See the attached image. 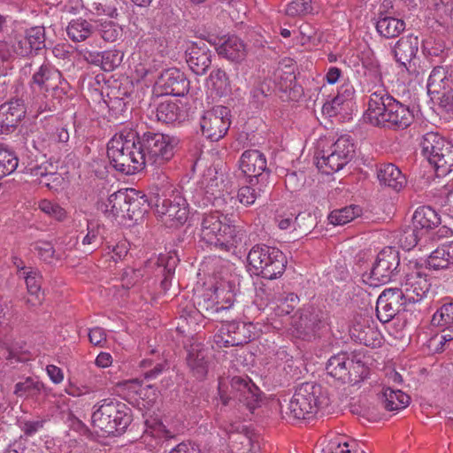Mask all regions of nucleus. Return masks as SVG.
Wrapping results in <instances>:
<instances>
[{
    "mask_svg": "<svg viewBox=\"0 0 453 453\" xmlns=\"http://www.w3.org/2000/svg\"><path fill=\"white\" fill-rule=\"evenodd\" d=\"M25 115L26 107L20 99L0 105V134L12 133Z\"/></svg>",
    "mask_w": 453,
    "mask_h": 453,
    "instance_id": "obj_23",
    "label": "nucleus"
},
{
    "mask_svg": "<svg viewBox=\"0 0 453 453\" xmlns=\"http://www.w3.org/2000/svg\"><path fill=\"white\" fill-rule=\"evenodd\" d=\"M32 143L33 147L44 157L58 150L51 134L47 132L35 134L33 138Z\"/></svg>",
    "mask_w": 453,
    "mask_h": 453,
    "instance_id": "obj_50",
    "label": "nucleus"
},
{
    "mask_svg": "<svg viewBox=\"0 0 453 453\" xmlns=\"http://www.w3.org/2000/svg\"><path fill=\"white\" fill-rule=\"evenodd\" d=\"M399 265L398 250L392 247H386L378 253L370 272L362 274V280L372 287L386 284L397 274Z\"/></svg>",
    "mask_w": 453,
    "mask_h": 453,
    "instance_id": "obj_13",
    "label": "nucleus"
},
{
    "mask_svg": "<svg viewBox=\"0 0 453 453\" xmlns=\"http://www.w3.org/2000/svg\"><path fill=\"white\" fill-rule=\"evenodd\" d=\"M13 54V46L6 42L0 41V76L7 73V66L4 63L12 58Z\"/></svg>",
    "mask_w": 453,
    "mask_h": 453,
    "instance_id": "obj_64",
    "label": "nucleus"
},
{
    "mask_svg": "<svg viewBox=\"0 0 453 453\" xmlns=\"http://www.w3.org/2000/svg\"><path fill=\"white\" fill-rule=\"evenodd\" d=\"M214 296L217 301V311L229 309L235 300L234 283L226 280L218 282L214 287Z\"/></svg>",
    "mask_w": 453,
    "mask_h": 453,
    "instance_id": "obj_33",
    "label": "nucleus"
},
{
    "mask_svg": "<svg viewBox=\"0 0 453 453\" xmlns=\"http://www.w3.org/2000/svg\"><path fill=\"white\" fill-rule=\"evenodd\" d=\"M268 182H254V184L242 186L238 189L237 199L244 206L254 204L256 200L266 191Z\"/></svg>",
    "mask_w": 453,
    "mask_h": 453,
    "instance_id": "obj_38",
    "label": "nucleus"
},
{
    "mask_svg": "<svg viewBox=\"0 0 453 453\" xmlns=\"http://www.w3.org/2000/svg\"><path fill=\"white\" fill-rule=\"evenodd\" d=\"M38 207L43 213L58 221L64 220L66 217L65 209L50 200L43 199L40 201Z\"/></svg>",
    "mask_w": 453,
    "mask_h": 453,
    "instance_id": "obj_55",
    "label": "nucleus"
},
{
    "mask_svg": "<svg viewBox=\"0 0 453 453\" xmlns=\"http://www.w3.org/2000/svg\"><path fill=\"white\" fill-rule=\"evenodd\" d=\"M440 222L439 215L429 206L418 207L412 217V226L420 233L434 228Z\"/></svg>",
    "mask_w": 453,
    "mask_h": 453,
    "instance_id": "obj_31",
    "label": "nucleus"
},
{
    "mask_svg": "<svg viewBox=\"0 0 453 453\" xmlns=\"http://www.w3.org/2000/svg\"><path fill=\"white\" fill-rule=\"evenodd\" d=\"M123 56L121 51L116 50L104 51L99 56L102 68L106 72L114 70L121 64Z\"/></svg>",
    "mask_w": 453,
    "mask_h": 453,
    "instance_id": "obj_54",
    "label": "nucleus"
},
{
    "mask_svg": "<svg viewBox=\"0 0 453 453\" xmlns=\"http://www.w3.org/2000/svg\"><path fill=\"white\" fill-rule=\"evenodd\" d=\"M137 142L142 153L144 167L151 165L160 168L168 163L174 155V139L167 134L154 132L137 134Z\"/></svg>",
    "mask_w": 453,
    "mask_h": 453,
    "instance_id": "obj_8",
    "label": "nucleus"
},
{
    "mask_svg": "<svg viewBox=\"0 0 453 453\" xmlns=\"http://www.w3.org/2000/svg\"><path fill=\"white\" fill-rule=\"evenodd\" d=\"M92 425L109 435L123 434L132 422L131 409L126 403L104 399L93 407Z\"/></svg>",
    "mask_w": 453,
    "mask_h": 453,
    "instance_id": "obj_5",
    "label": "nucleus"
},
{
    "mask_svg": "<svg viewBox=\"0 0 453 453\" xmlns=\"http://www.w3.org/2000/svg\"><path fill=\"white\" fill-rule=\"evenodd\" d=\"M427 265L434 270L446 269L450 265H453L448 243L438 247L429 255Z\"/></svg>",
    "mask_w": 453,
    "mask_h": 453,
    "instance_id": "obj_40",
    "label": "nucleus"
},
{
    "mask_svg": "<svg viewBox=\"0 0 453 453\" xmlns=\"http://www.w3.org/2000/svg\"><path fill=\"white\" fill-rule=\"evenodd\" d=\"M310 10L311 5L308 2L304 0H295L287 5L286 13L288 16L295 17L308 13Z\"/></svg>",
    "mask_w": 453,
    "mask_h": 453,
    "instance_id": "obj_63",
    "label": "nucleus"
},
{
    "mask_svg": "<svg viewBox=\"0 0 453 453\" xmlns=\"http://www.w3.org/2000/svg\"><path fill=\"white\" fill-rule=\"evenodd\" d=\"M409 303L398 288H386L379 296L376 303L377 318L382 323L390 321L402 308Z\"/></svg>",
    "mask_w": 453,
    "mask_h": 453,
    "instance_id": "obj_21",
    "label": "nucleus"
},
{
    "mask_svg": "<svg viewBox=\"0 0 453 453\" xmlns=\"http://www.w3.org/2000/svg\"><path fill=\"white\" fill-rule=\"evenodd\" d=\"M364 365L361 361H355L354 356L340 352L331 357L326 366L327 374L343 383L356 382Z\"/></svg>",
    "mask_w": 453,
    "mask_h": 453,
    "instance_id": "obj_15",
    "label": "nucleus"
},
{
    "mask_svg": "<svg viewBox=\"0 0 453 453\" xmlns=\"http://www.w3.org/2000/svg\"><path fill=\"white\" fill-rule=\"evenodd\" d=\"M243 233L219 211L204 214L201 221L200 237L205 243L220 249L235 246L242 242Z\"/></svg>",
    "mask_w": 453,
    "mask_h": 453,
    "instance_id": "obj_6",
    "label": "nucleus"
},
{
    "mask_svg": "<svg viewBox=\"0 0 453 453\" xmlns=\"http://www.w3.org/2000/svg\"><path fill=\"white\" fill-rule=\"evenodd\" d=\"M226 431L229 434L232 453H245L254 447L252 439L247 434L235 432L233 426Z\"/></svg>",
    "mask_w": 453,
    "mask_h": 453,
    "instance_id": "obj_44",
    "label": "nucleus"
},
{
    "mask_svg": "<svg viewBox=\"0 0 453 453\" xmlns=\"http://www.w3.org/2000/svg\"><path fill=\"white\" fill-rule=\"evenodd\" d=\"M422 233L415 227L408 226L404 228L398 235V244L404 250H411L418 244Z\"/></svg>",
    "mask_w": 453,
    "mask_h": 453,
    "instance_id": "obj_52",
    "label": "nucleus"
},
{
    "mask_svg": "<svg viewBox=\"0 0 453 453\" xmlns=\"http://www.w3.org/2000/svg\"><path fill=\"white\" fill-rule=\"evenodd\" d=\"M25 354L23 342H14L9 335L0 339V355L7 360L23 362L26 359Z\"/></svg>",
    "mask_w": 453,
    "mask_h": 453,
    "instance_id": "obj_37",
    "label": "nucleus"
},
{
    "mask_svg": "<svg viewBox=\"0 0 453 453\" xmlns=\"http://www.w3.org/2000/svg\"><path fill=\"white\" fill-rule=\"evenodd\" d=\"M442 333L434 335L430 340V344L435 345L437 352L442 351L447 342L453 341V327H441Z\"/></svg>",
    "mask_w": 453,
    "mask_h": 453,
    "instance_id": "obj_62",
    "label": "nucleus"
},
{
    "mask_svg": "<svg viewBox=\"0 0 453 453\" xmlns=\"http://www.w3.org/2000/svg\"><path fill=\"white\" fill-rule=\"evenodd\" d=\"M218 52L228 60L240 62L246 57V46L240 38L231 36L218 48Z\"/></svg>",
    "mask_w": 453,
    "mask_h": 453,
    "instance_id": "obj_32",
    "label": "nucleus"
},
{
    "mask_svg": "<svg viewBox=\"0 0 453 453\" xmlns=\"http://www.w3.org/2000/svg\"><path fill=\"white\" fill-rule=\"evenodd\" d=\"M364 66L365 68L364 73L365 81L373 84L374 87L378 86L377 89L382 88V75L380 65L372 62L369 65L364 64Z\"/></svg>",
    "mask_w": 453,
    "mask_h": 453,
    "instance_id": "obj_59",
    "label": "nucleus"
},
{
    "mask_svg": "<svg viewBox=\"0 0 453 453\" xmlns=\"http://www.w3.org/2000/svg\"><path fill=\"white\" fill-rule=\"evenodd\" d=\"M355 144L349 135L340 136L326 149L316 153L317 167L325 174L342 169L354 157Z\"/></svg>",
    "mask_w": 453,
    "mask_h": 453,
    "instance_id": "obj_11",
    "label": "nucleus"
},
{
    "mask_svg": "<svg viewBox=\"0 0 453 453\" xmlns=\"http://www.w3.org/2000/svg\"><path fill=\"white\" fill-rule=\"evenodd\" d=\"M189 90V81L184 73L177 68L164 71L155 83L158 95L184 96Z\"/></svg>",
    "mask_w": 453,
    "mask_h": 453,
    "instance_id": "obj_20",
    "label": "nucleus"
},
{
    "mask_svg": "<svg viewBox=\"0 0 453 453\" xmlns=\"http://www.w3.org/2000/svg\"><path fill=\"white\" fill-rule=\"evenodd\" d=\"M13 393L19 397L36 398L41 394L47 395V388L42 381L27 377L15 384Z\"/></svg>",
    "mask_w": 453,
    "mask_h": 453,
    "instance_id": "obj_36",
    "label": "nucleus"
},
{
    "mask_svg": "<svg viewBox=\"0 0 453 453\" xmlns=\"http://www.w3.org/2000/svg\"><path fill=\"white\" fill-rule=\"evenodd\" d=\"M198 183L207 190L209 195L217 198L220 195L221 185L217 166H210L204 170Z\"/></svg>",
    "mask_w": 453,
    "mask_h": 453,
    "instance_id": "obj_41",
    "label": "nucleus"
},
{
    "mask_svg": "<svg viewBox=\"0 0 453 453\" xmlns=\"http://www.w3.org/2000/svg\"><path fill=\"white\" fill-rule=\"evenodd\" d=\"M208 349L200 343H194L188 350L187 363L193 375L198 380H203L209 369Z\"/></svg>",
    "mask_w": 453,
    "mask_h": 453,
    "instance_id": "obj_27",
    "label": "nucleus"
},
{
    "mask_svg": "<svg viewBox=\"0 0 453 453\" xmlns=\"http://www.w3.org/2000/svg\"><path fill=\"white\" fill-rule=\"evenodd\" d=\"M321 387L314 382H305L299 385L287 404L285 412L291 420L309 419L324 403Z\"/></svg>",
    "mask_w": 453,
    "mask_h": 453,
    "instance_id": "obj_7",
    "label": "nucleus"
},
{
    "mask_svg": "<svg viewBox=\"0 0 453 453\" xmlns=\"http://www.w3.org/2000/svg\"><path fill=\"white\" fill-rule=\"evenodd\" d=\"M427 91L437 96L441 106L448 111L453 110V75L449 74L442 66H435L427 81Z\"/></svg>",
    "mask_w": 453,
    "mask_h": 453,
    "instance_id": "obj_17",
    "label": "nucleus"
},
{
    "mask_svg": "<svg viewBox=\"0 0 453 453\" xmlns=\"http://www.w3.org/2000/svg\"><path fill=\"white\" fill-rule=\"evenodd\" d=\"M157 121L165 124L181 121L184 119V112L176 102L165 101L160 103L155 111Z\"/></svg>",
    "mask_w": 453,
    "mask_h": 453,
    "instance_id": "obj_34",
    "label": "nucleus"
},
{
    "mask_svg": "<svg viewBox=\"0 0 453 453\" xmlns=\"http://www.w3.org/2000/svg\"><path fill=\"white\" fill-rule=\"evenodd\" d=\"M157 180L159 182L151 187L149 194L150 205L165 225H183L189 213L187 196L170 183L165 174L159 173Z\"/></svg>",
    "mask_w": 453,
    "mask_h": 453,
    "instance_id": "obj_1",
    "label": "nucleus"
},
{
    "mask_svg": "<svg viewBox=\"0 0 453 453\" xmlns=\"http://www.w3.org/2000/svg\"><path fill=\"white\" fill-rule=\"evenodd\" d=\"M17 166V157L0 146V179L13 173Z\"/></svg>",
    "mask_w": 453,
    "mask_h": 453,
    "instance_id": "obj_53",
    "label": "nucleus"
},
{
    "mask_svg": "<svg viewBox=\"0 0 453 453\" xmlns=\"http://www.w3.org/2000/svg\"><path fill=\"white\" fill-rule=\"evenodd\" d=\"M431 4L440 19L453 17V0H431Z\"/></svg>",
    "mask_w": 453,
    "mask_h": 453,
    "instance_id": "obj_60",
    "label": "nucleus"
},
{
    "mask_svg": "<svg viewBox=\"0 0 453 453\" xmlns=\"http://www.w3.org/2000/svg\"><path fill=\"white\" fill-rule=\"evenodd\" d=\"M420 146L423 156L434 165L438 176H445L453 171V145L438 133L425 134Z\"/></svg>",
    "mask_w": 453,
    "mask_h": 453,
    "instance_id": "obj_9",
    "label": "nucleus"
},
{
    "mask_svg": "<svg viewBox=\"0 0 453 453\" xmlns=\"http://www.w3.org/2000/svg\"><path fill=\"white\" fill-rule=\"evenodd\" d=\"M381 399L385 409L389 411L405 409L411 401V397L407 394L391 388L383 390Z\"/></svg>",
    "mask_w": 453,
    "mask_h": 453,
    "instance_id": "obj_35",
    "label": "nucleus"
},
{
    "mask_svg": "<svg viewBox=\"0 0 453 453\" xmlns=\"http://www.w3.org/2000/svg\"><path fill=\"white\" fill-rule=\"evenodd\" d=\"M203 135L211 142H217L226 134L230 127L229 110L218 105L204 111L200 119Z\"/></svg>",
    "mask_w": 453,
    "mask_h": 453,
    "instance_id": "obj_16",
    "label": "nucleus"
},
{
    "mask_svg": "<svg viewBox=\"0 0 453 453\" xmlns=\"http://www.w3.org/2000/svg\"><path fill=\"white\" fill-rule=\"evenodd\" d=\"M321 323L317 313L305 311L299 318L298 326L301 334L309 338L320 328Z\"/></svg>",
    "mask_w": 453,
    "mask_h": 453,
    "instance_id": "obj_45",
    "label": "nucleus"
},
{
    "mask_svg": "<svg viewBox=\"0 0 453 453\" xmlns=\"http://www.w3.org/2000/svg\"><path fill=\"white\" fill-rule=\"evenodd\" d=\"M137 141V133L133 130H122L109 141L107 156L116 171L130 175L144 168L145 159Z\"/></svg>",
    "mask_w": 453,
    "mask_h": 453,
    "instance_id": "obj_4",
    "label": "nucleus"
},
{
    "mask_svg": "<svg viewBox=\"0 0 453 453\" xmlns=\"http://www.w3.org/2000/svg\"><path fill=\"white\" fill-rule=\"evenodd\" d=\"M93 32V25L82 18L72 19L66 28L68 37L73 42L85 41Z\"/></svg>",
    "mask_w": 453,
    "mask_h": 453,
    "instance_id": "obj_39",
    "label": "nucleus"
},
{
    "mask_svg": "<svg viewBox=\"0 0 453 453\" xmlns=\"http://www.w3.org/2000/svg\"><path fill=\"white\" fill-rule=\"evenodd\" d=\"M431 324L437 327H453V303L441 305L433 315Z\"/></svg>",
    "mask_w": 453,
    "mask_h": 453,
    "instance_id": "obj_47",
    "label": "nucleus"
},
{
    "mask_svg": "<svg viewBox=\"0 0 453 453\" xmlns=\"http://www.w3.org/2000/svg\"><path fill=\"white\" fill-rule=\"evenodd\" d=\"M375 27L380 36L387 39L395 38L404 31L405 22L401 19L380 12L379 13Z\"/></svg>",
    "mask_w": 453,
    "mask_h": 453,
    "instance_id": "obj_30",
    "label": "nucleus"
},
{
    "mask_svg": "<svg viewBox=\"0 0 453 453\" xmlns=\"http://www.w3.org/2000/svg\"><path fill=\"white\" fill-rule=\"evenodd\" d=\"M183 196H186L188 201L190 200L198 207H207L210 204H212L213 201L216 199L213 196L209 195L207 190H205L204 188H202V185L198 182L193 189L186 191V194Z\"/></svg>",
    "mask_w": 453,
    "mask_h": 453,
    "instance_id": "obj_48",
    "label": "nucleus"
},
{
    "mask_svg": "<svg viewBox=\"0 0 453 453\" xmlns=\"http://www.w3.org/2000/svg\"><path fill=\"white\" fill-rule=\"evenodd\" d=\"M398 288L409 303H415L427 296L431 283L425 269L418 263L410 262Z\"/></svg>",
    "mask_w": 453,
    "mask_h": 453,
    "instance_id": "obj_14",
    "label": "nucleus"
},
{
    "mask_svg": "<svg viewBox=\"0 0 453 453\" xmlns=\"http://www.w3.org/2000/svg\"><path fill=\"white\" fill-rule=\"evenodd\" d=\"M349 332L352 338L364 345L375 347L380 344V334L369 317L356 318Z\"/></svg>",
    "mask_w": 453,
    "mask_h": 453,
    "instance_id": "obj_24",
    "label": "nucleus"
},
{
    "mask_svg": "<svg viewBox=\"0 0 453 453\" xmlns=\"http://www.w3.org/2000/svg\"><path fill=\"white\" fill-rule=\"evenodd\" d=\"M24 36L35 52L45 46V34L42 27H35L28 29Z\"/></svg>",
    "mask_w": 453,
    "mask_h": 453,
    "instance_id": "obj_56",
    "label": "nucleus"
},
{
    "mask_svg": "<svg viewBox=\"0 0 453 453\" xmlns=\"http://www.w3.org/2000/svg\"><path fill=\"white\" fill-rule=\"evenodd\" d=\"M365 118L375 127L396 130L409 127L413 120V113L383 88H379L370 95Z\"/></svg>",
    "mask_w": 453,
    "mask_h": 453,
    "instance_id": "obj_2",
    "label": "nucleus"
},
{
    "mask_svg": "<svg viewBox=\"0 0 453 453\" xmlns=\"http://www.w3.org/2000/svg\"><path fill=\"white\" fill-rule=\"evenodd\" d=\"M30 86L35 94L32 107L38 114L55 111V100L59 103L68 89V83L62 73L48 64L42 65L34 73Z\"/></svg>",
    "mask_w": 453,
    "mask_h": 453,
    "instance_id": "obj_3",
    "label": "nucleus"
},
{
    "mask_svg": "<svg viewBox=\"0 0 453 453\" xmlns=\"http://www.w3.org/2000/svg\"><path fill=\"white\" fill-rule=\"evenodd\" d=\"M209 83L216 91L217 95L222 96L229 90V81L225 71L221 69L213 70L209 76Z\"/></svg>",
    "mask_w": 453,
    "mask_h": 453,
    "instance_id": "obj_51",
    "label": "nucleus"
},
{
    "mask_svg": "<svg viewBox=\"0 0 453 453\" xmlns=\"http://www.w3.org/2000/svg\"><path fill=\"white\" fill-rule=\"evenodd\" d=\"M247 259L255 274L268 280L280 276L287 263L284 254L279 249L266 245L254 246Z\"/></svg>",
    "mask_w": 453,
    "mask_h": 453,
    "instance_id": "obj_10",
    "label": "nucleus"
},
{
    "mask_svg": "<svg viewBox=\"0 0 453 453\" xmlns=\"http://www.w3.org/2000/svg\"><path fill=\"white\" fill-rule=\"evenodd\" d=\"M231 395L226 394L227 385L224 380H219L218 391L223 405H227L230 400H235L253 411L260 400L259 388L249 379L234 376L231 380Z\"/></svg>",
    "mask_w": 453,
    "mask_h": 453,
    "instance_id": "obj_12",
    "label": "nucleus"
},
{
    "mask_svg": "<svg viewBox=\"0 0 453 453\" xmlns=\"http://www.w3.org/2000/svg\"><path fill=\"white\" fill-rule=\"evenodd\" d=\"M241 171L249 178V182H268L270 171L267 167L266 157L257 150H245L239 160Z\"/></svg>",
    "mask_w": 453,
    "mask_h": 453,
    "instance_id": "obj_18",
    "label": "nucleus"
},
{
    "mask_svg": "<svg viewBox=\"0 0 453 453\" xmlns=\"http://www.w3.org/2000/svg\"><path fill=\"white\" fill-rule=\"evenodd\" d=\"M247 326L243 323L230 321L222 324L214 335V342L219 348L239 346L250 341Z\"/></svg>",
    "mask_w": 453,
    "mask_h": 453,
    "instance_id": "obj_22",
    "label": "nucleus"
},
{
    "mask_svg": "<svg viewBox=\"0 0 453 453\" xmlns=\"http://www.w3.org/2000/svg\"><path fill=\"white\" fill-rule=\"evenodd\" d=\"M355 98V88L349 82L343 83L338 89L337 95L326 101L322 107L323 114L334 117L350 108Z\"/></svg>",
    "mask_w": 453,
    "mask_h": 453,
    "instance_id": "obj_25",
    "label": "nucleus"
},
{
    "mask_svg": "<svg viewBox=\"0 0 453 453\" xmlns=\"http://www.w3.org/2000/svg\"><path fill=\"white\" fill-rule=\"evenodd\" d=\"M418 45L419 40L417 35H408L401 37L394 48L396 61L403 66L410 65L418 53Z\"/></svg>",
    "mask_w": 453,
    "mask_h": 453,
    "instance_id": "obj_29",
    "label": "nucleus"
},
{
    "mask_svg": "<svg viewBox=\"0 0 453 453\" xmlns=\"http://www.w3.org/2000/svg\"><path fill=\"white\" fill-rule=\"evenodd\" d=\"M98 33L105 42H113L121 35V28L112 21H105L100 24Z\"/></svg>",
    "mask_w": 453,
    "mask_h": 453,
    "instance_id": "obj_58",
    "label": "nucleus"
},
{
    "mask_svg": "<svg viewBox=\"0 0 453 453\" xmlns=\"http://www.w3.org/2000/svg\"><path fill=\"white\" fill-rule=\"evenodd\" d=\"M135 189L119 190L111 194L105 203V213L112 217L126 216L131 218L134 213V208L139 203L138 199L143 198Z\"/></svg>",
    "mask_w": 453,
    "mask_h": 453,
    "instance_id": "obj_19",
    "label": "nucleus"
},
{
    "mask_svg": "<svg viewBox=\"0 0 453 453\" xmlns=\"http://www.w3.org/2000/svg\"><path fill=\"white\" fill-rule=\"evenodd\" d=\"M362 209L358 205H349L334 210L328 215V220L332 225H345L360 216Z\"/></svg>",
    "mask_w": 453,
    "mask_h": 453,
    "instance_id": "obj_42",
    "label": "nucleus"
},
{
    "mask_svg": "<svg viewBox=\"0 0 453 453\" xmlns=\"http://www.w3.org/2000/svg\"><path fill=\"white\" fill-rule=\"evenodd\" d=\"M444 51V46L432 38H428L422 42V52L427 58L440 57Z\"/></svg>",
    "mask_w": 453,
    "mask_h": 453,
    "instance_id": "obj_61",
    "label": "nucleus"
},
{
    "mask_svg": "<svg viewBox=\"0 0 453 453\" xmlns=\"http://www.w3.org/2000/svg\"><path fill=\"white\" fill-rule=\"evenodd\" d=\"M27 285V288L28 293L31 296H34L38 303L42 300V276L38 270L34 268H29L27 272L22 273V277Z\"/></svg>",
    "mask_w": 453,
    "mask_h": 453,
    "instance_id": "obj_46",
    "label": "nucleus"
},
{
    "mask_svg": "<svg viewBox=\"0 0 453 453\" xmlns=\"http://www.w3.org/2000/svg\"><path fill=\"white\" fill-rule=\"evenodd\" d=\"M187 63L192 72L197 75L206 73L211 63V53L204 42L193 43L186 50Z\"/></svg>",
    "mask_w": 453,
    "mask_h": 453,
    "instance_id": "obj_26",
    "label": "nucleus"
},
{
    "mask_svg": "<svg viewBox=\"0 0 453 453\" xmlns=\"http://www.w3.org/2000/svg\"><path fill=\"white\" fill-rule=\"evenodd\" d=\"M377 177L381 185L395 191H400L407 184L405 175L394 164L381 165L378 169Z\"/></svg>",
    "mask_w": 453,
    "mask_h": 453,
    "instance_id": "obj_28",
    "label": "nucleus"
},
{
    "mask_svg": "<svg viewBox=\"0 0 453 453\" xmlns=\"http://www.w3.org/2000/svg\"><path fill=\"white\" fill-rule=\"evenodd\" d=\"M82 6L96 15H108L112 16L115 9L106 4L107 0H81Z\"/></svg>",
    "mask_w": 453,
    "mask_h": 453,
    "instance_id": "obj_57",
    "label": "nucleus"
},
{
    "mask_svg": "<svg viewBox=\"0 0 453 453\" xmlns=\"http://www.w3.org/2000/svg\"><path fill=\"white\" fill-rule=\"evenodd\" d=\"M277 86L282 92L288 93L290 99L301 96V87L296 86V76L293 72H279L276 74Z\"/></svg>",
    "mask_w": 453,
    "mask_h": 453,
    "instance_id": "obj_43",
    "label": "nucleus"
},
{
    "mask_svg": "<svg viewBox=\"0 0 453 453\" xmlns=\"http://www.w3.org/2000/svg\"><path fill=\"white\" fill-rule=\"evenodd\" d=\"M34 251L37 254L39 258L45 263L52 264L54 261L61 258L50 242L38 241L33 245Z\"/></svg>",
    "mask_w": 453,
    "mask_h": 453,
    "instance_id": "obj_49",
    "label": "nucleus"
}]
</instances>
